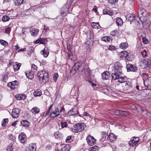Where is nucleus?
<instances>
[{"mask_svg": "<svg viewBox=\"0 0 151 151\" xmlns=\"http://www.w3.org/2000/svg\"><path fill=\"white\" fill-rule=\"evenodd\" d=\"M101 40L105 42H109L110 40V38L107 36H105L101 38Z\"/></svg>", "mask_w": 151, "mask_h": 151, "instance_id": "c03bdc74", "label": "nucleus"}, {"mask_svg": "<svg viewBox=\"0 0 151 151\" xmlns=\"http://www.w3.org/2000/svg\"><path fill=\"white\" fill-rule=\"evenodd\" d=\"M24 0H16L15 1L14 3L17 6H20L22 4Z\"/></svg>", "mask_w": 151, "mask_h": 151, "instance_id": "a19ab883", "label": "nucleus"}, {"mask_svg": "<svg viewBox=\"0 0 151 151\" xmlns=\"http://www.w3.org/2000/svg\"><path fill=\"white\" fill-rule=\"evenodd\" d=\"M37 76L40 81L44 83L47 82L49 80L48 73L44 70L38 72Z\"/></svg>", "mask_w": 151, "mask_h": 151, "instance_id": "f03ea898", "label": "nucleus"}, {"mask_svg": "<svg viewBox=\"0 0 151 151\" xmlns=\"http://www.w3.org/2000/svg\"><path fill=\"white\" fill-rule=\"evenodd\" d=\"M141 55L143 57H145L147 56L146 51L145 50H144L143 51L141 52Z\"/></svg>", "mask_w": 151, "mask_h": 151, "instance_id": "864d4df0", "label": "nucleus"}, {"mask_svg": "<svg viewBox=\"0 0 151 151\" xmlns=\"http://www.w3.org/2000/svg\"><path fill=\"white\" fill-rule=\"evenodd\" d=\"M93 24L92 25V27L93 28L96 29H99L101 27L99 22L97 23L95 22H93Z\"/></svg>", "mask_w": 151, "mask_h": 151, "instance_id": "58836bf2", "label": "nucleus"}, {"mask_svg": "<svg viewBox=\"0 0 151 151\" xmlns=\"http://www.w3.org/2000/svg\"><path fill=\"white\" fill-rule=\"evenodd\" d=\"M0 43L5 47L7 46L8 45V43L7 42L2 40H0Z\"/></svg>", "mask_w": 151, "mask_h": 151, "instance_id": "a18cd8bd", "label": "nucleus"}, {"mask_svg": "<svg viewBox=\"0 0 151 151\" xmlns=\"http://www.w3.org/2000/svg\"><path fill=\"white\" fill-rule=\"evenodd\" d=\"M119 46L120 47H128V46L127 42L121 43L120 44Z\"/></svg>", "mask_w": 151, "mask_h": 151, "instance_id": "09e8293b", "label": "nucleus"}, {"mask_svg": "<svg viewBox=\"0 0 151 151\" xmlns=\"http://www.w3.org/2000/svg\"><path fill=\"white\" fill-rule=\"evenodd\" d=\"M70 149V147L69 145H67L63 146L61 148V151H69Z\"/></svg>", "mask_w": 151, "mask_h": 151, "instance_id": "2f4dec72", "label": "nucleus"}, {"mask_svg": "<svg viewBox=\"0 0 151 151\" xmlns=\"http://www.w3.org/2000/svg\"><path fill=\"white\" fill-rule=\"evenodd\" d=\"M112 78L114 80L118 79V81L122 83L125 82L127 80V78L126 76H122V74H119L118 76L113 75Z\"/></svg>", "mask_w": 151, "mask_h": 151, "instance_id": "39448f33", "label": "nucleus"}, {"mask_svg": "<svg viewBox=\"0 0 151 151\" xmlns=\"http://www.w3.org/2000/svg\"><path fill=\"white\" fill-rule=\"evenodd\" d=\"M17 81L16 80L10 82L7 84L8 87H9L12 89L14 90L18 88V85L17 83Z\"/></svg>", "mask_w": 151, "mask_h": 151, "instance_id": "4468645a", "label": "nucleus"}, {"mask_svg": "<svg viewBox=\"0 0 151 151\" xmlns=\"http://www.w3.org/2000/svg\"><path fill=\"white\" fill-rule=\"evenodd\" d=\"M122 66L120 62H117L115 63L112 70L111 77L113 75L118 76L122 74Z\"/></svg>", "mask_w": 151, "mask_h": 151, "instance_id": "f257e3e1", "label": "nucleus"}, {"mask_svg": "<svg viewBox=\"0 0 151 151\" xmlns=\"http://www.w3.org/2000/svg\"><path fill=\"white\" fill-rule=\"evenodd\" d=\"M53 106V104L50 105L47 110V111L46 113V115H48L50 113V111L52 107Z\"/></svg>", "mask_w": 151, "mask_h": 151, "instance_id": "49530a36", "label": "nucleus"}, {"mask_svg": "<svg viewBox=\"0 0 151 151\" xmlns=\"http://www.w3.org/2000/svg\"><path fill=\"white\" fill-rule=\"evenodd\" d=\"M77 63H78L80 65L78 70L81 72L85 71L84 66L82 65V63L81 62H77Z\"/></svg>", "mask_w": 151, "mask_h": 151, "instance_id": "cd10ccee", "label": "nucleus"}, {"mask_svg": "<svg viewBox=\"0 0 151 151\" xmlns=\"http://www.w3.org/2000/svg\"><path fill=\"white\" fill-rule=\"evenodd\" d=\"M42 94V92L40 89L36 90L34 92V95L35 96H40Z\"/></svg>", "mask_w": 151, "mask_h": 151, "instance_id": "72a5a7b5", "label": "nucleus"}, {"mask_svg": "<svg viewBox=\"0 0 151 151\" xmlns=\"http://www.w3.org/2000/svg\"><path fill=\"white\" fill-rule=\"evenodd\" d=\"M59 115V109L58 108L55 107V109H52V111L50 112V113L47 116L51 118L56 117L59 118L60 117H60H58Z\"/></svg>", "mask_w": 151, "mask_h": 151, "instance_id": "423d86ee", "label": "nucleus"}, {"mask_svg": "<svg viewBox=\"0 0 151 151\" xmlns=\"http://www.w3.org/2000/svg\"><path fill=\"white\" fill-rule=\"evenodd\" d=\"M55 137L57 139H60L62 136V134L59 131H56L54 133V135Z\"/></svg>", "mask_w": 151, "mask_h": 151, "instance_id": "473e14b6", "label": "nucleus"}, {"mask_svg": "<svg viewBox=\"0 0 151 151\" xmlns=\"http://www.w3.org/2000/svg\"><path fill=\"white\" fill-rule=\"evenodd\" d=\"M8 73H6L3 75L2 78V80L3 82H6V80L8 79Z\"/></svg>", "mask_w": 151, "mask_h": 151, "instance_id": "4c0bfd02", "label": "nucleus"}, {"mask_svg": "<svg viewBox=\"0 0 151 151\" xmlns=\"http://www.w3.org/2000/svg\"><path fill=\"white\" fill-rule=\"evenodd\" d=\"M93 37V34L92 32L90 31L89 32V38L90 39H92Z\"/></svg>", "mask_w": 151, "mask_h": 151, "instance_id": "0e129e2a", "label": "nucleus"}, {"mask_svg": "<svg viewBox=\"0 0 151 151\" xmlns=\"http://www.w3.org/2000/svg\"><path fill=\"white\" fill-rule=\"evenodd\" d=\"M139 19L142 23V19L143 20V22H145L147 18V12L143 8H142L138 12Z\"/></svg>", "mask_w": 151, "mask_h": 151, "instance_id": "7ed1b4c3", "label": "nucleus"}, {"mask_svg": "<svg viewBox=\"0 0 151 151\" xmlns=\"http://www.w3.org/2000/svg\"><path fill=\"white\" fill-rule=\"evenodd\" d=\"M84 124H77L74 125L72 128V131L74 132H81L84 129Z\"/></svg>", "mask_w": 151, "mask_h": 151, "instance_id": "20e7f679", "label": "nucleus"}, {"mask_svg": "<svg viewBox=\"0 0 151 151\" xmlns=\"http://www.w3.org/2000/svg\"><path fill=\"white\" fill-rule=\"evenodd\" d=\"M110 77V74L108 71H104L102 74V78L103 80L108 79Z\"/></svg>", "mask_w": 151, "mask_h": 151, "instance_id": "a211bd4d", "label": "nucleus"}, {"mask_svg": "<svg viewBox=\"0 0 151 151\" xmlns=\"http://www.w3.org/2000/svg\"><path fill=\"white\" fill-rule=\"evenodd\" d=\"M127 114V112L126 111L120 110V114L122 116H125Z\"/></svg>", "mask_w": 151, "mask_h": 151, "instance_id": "603ef678", "label": "nucleus"}, {"mask_svg": "<svg viewBox=\"0 0 151 151\" xmlns=\"http://www.w3.org/2000/svg\"><path fill=\"white\" fill-rule=\"evenodd\" d=\"M86 140L88 145L90 146L93 145L96 143V140L93 137L89 135L86 138Z\"/></svg>", "mask_w": 151, "mask_h": 151, "instance_id": "1a4fd4ad", "label": "nucleus"}, {"mask_svg": "<svg viewBox=\"0 0 151 151\" xmlns=\"http://www.w3.org/2000/svg\"><path fill=\"white\" fill-rule=\"evenodd\" d=\"M37 145L36 143H31L26 149V151H36Z\"/></svg>", "mask_w": 151, "mask_h": 151, "instance_id": "2eb2a0df", "label": "nucleus"}, {"mask_svg": "<svg viewBox=\"0 0 151 151\" xmlns=\"http://www.w3.org/2000/svg\"><path fill=\"white\" fill-rule=\"evenodd\" d=\"M25 74L27 77L29 79H32L34 77V75L32 73L29 71H27L25 72Z\"/></svg>", "mask_w": 151, "mask_h": 151, "instance_id": "c756f323", "label": "nucleus"}, {"mask_svg": "<svg viewBox=\"0 0 151 151\" xmlns=\"http://www.w3.org/2000/svg\"><path fill=\"white\" fill-rule=\"evenodd\" d=\"M21 124L24 126L26 127H28L30 124V122L27 120H24L21 122Z\"/></svg>", "mask_w": 151, "mask_h": 151, "instance_id": "c85d7f7f", "label": "nucleus"}, {"mask_svg": "<svg viewBox=\"0 0 151 151\" xmlns=\"http://www.w3.org/2000/svg\"><path fill=\"white\" fill-rule=\"evenodd\" d=\"M40 53L44 57L47 58L49 54V50L48 48H44V50L41 51Z\"/></svg>", "mask_w": 151, "mask_h": 151, "instance_id": "6ab92c4d", "label": "nucleus"}, {"mask_svg": "<svg viewBox=\"0 0 151 151\" xmlns=\"http://www.w3.org/2000/svg\"><path fill=\"white\" fill-rule=\"evenodd\" d=\"M116 137L113 133H110L107 137V139L111 142H113L116 140Z\"/></svg>", "mask_w": 151, "mask_h": 151, "instance_id": "aec40b11", "label": "nucleus"}, {"mask_svg": "<svg viewBox=\"0 0 151 151\" xmlns=\"http://www.w3.org/2000/svg\"><path fill=\"white\" fill-rule=\"evenodd\" d=\"M18 139L20 142L22 143H24L27 141V136L24 132L21 133L18 137Z\"/></svg>", "mask_w": 151, "mask_h": 151, "instance_id": "9d476101", "label": "nucleus"}, {"mask_svg": "<svg viewBox=\"0 0 151 151\" xmlns=\"http://www.w3.org/2000/svg\"><path fill=\"white\" fill-rule=\"evenodd\" d=\"M31 67L32 69L35 70H37V67L34 64L32 65Z\"/></svg>", "mask_w": 151, "mask_h": 151, "instance_id": "680f3d73", "label": "nucleus"}, {"mask_svg": "<svg viewBox=\"0 0 151 151\" xmlns=\"http://www.w3.org/2000/svg\"><path fill=\"white\" fill-rule=\"evenodd\" d=\"M77 113V112L76 111V109H75L70 110L68 112V114L70 115H73Z\"/></svg>", "mask_w": 151, "mask_h": 151, "instance_id": "c9c22d12", "label": "nucleus"}, {"mask_svg": "<svg viewBox=\"0 0 151 151\" xmlns=\"http://www.w3.org/2000/svg\"><path fill=\"white\" fill-rule=\"evenodd\" d=\"M26 97V95L24 94H19L15 96V97L17 100H24Z\"/></svg>", "mask_w": 151, "mask_h": 151, "instance_id": "5701e85b", "label": "nucleus"}, {"mask_svg": "<svg viewBox=\"0 0 151 151\" xmlns=\"http://www.w3.org/2000/svg\"><path fill=\"white\" fill-rule=\"evenodd\" d=\"M8 122V119H4L3 121L2 122L1 125L2 126L4 127L7 125Z\"/></svg>", "mask_w": 151, "mask_h": 151, "instance_id": "37998d69", "label": "nucleus"}, {"mask_svg": "<svg viewBox=\"0 0 151 151\" xmlns=\"http://www.w3.org/2000/svg\"><path fill=\"white\" fill-rule=\"evenodd\" d=\"M98 149V147L96 146H94L89 149V151H97Z\"/></svg>", "mask_w": 151, "mask_h": 151, "instance_id": "de8ad7c7", "label": "nucleus"}, {"mask_svg": "<svg viewBox=\"0 0 151 151\" xmlns=\"http://www.w3.org/2000/svg\"><path fill=\"white\" fill-rule=\"evenodd\" d=\"M13 144L12 143L10 144L7 146L6 148L7 151H13Z\"/></svg>", "mask_w": 151, "mask_h": 151, "instance_id": "e433bc0d", "label": "nucleus"}, {"mask_svg": "<svg viewBox=\"0 0 151 151\" xmlns=\"http://www.w3.org/2000/svg\"><path fill=\"white\" fill-rule=\"evenodd\" d=\"M31 111L34 114L38 113L40 111V109L36 107H34L32 109Z\"/></svg>", "mask_w": 151, "mask_h": 151, "instance_id": "f704fd0d", "label": "nucleus"}, {"mask_svg": "<svg viewBox=\"0 0 151 151\" xmlns=\"http://www.w3.org/2000/svg\"><path fill=\"white\" fill-rule=\"evenodd\" d=\"M126 18L127 20L130 22V24H131V22H133L134 20H137V21L139 22V21L137 19H135L136 16L134 14H127L126 16Z\"/></svg>", "mask_w": 151, "mask_h": 151, "instance_id": "f8f14e48", "label": "nucleus"}, {"mask_svg": "<svg viewBox=\"0 0 151 151\" xmlns=\"http://www.w3.org/2000/svg\"><path fill=\"white\" fill-rule=\"evenodd\" d=\"M72 137L71 136H68L65 140V142L67 143L69 142V141L71 139Z\"/></svg>", "mask_w": 151, "mask_h": 151, "instance_id": "13d9d810", "label": "nucleus"}, {"mask_svg": "<svg viewBox=\"0 0 151 151\" xmlns=\"http://www.w3.org/2000/svg\"><path fill=\"white\" fill-rule=\"evenodd\" d=\"M69 8L66 7L65 6H63L61 9L60 14L61 16L66 15L68 13V10Z\"/></svg>", "mask_w": 151, "mask_h": 151, "instance_id": "4be33fe9", "label": "nucleus"}, {"mask_svg": "<svg viewBox=\"0 0 151 151\" xmlns=\"http://www.w3.org/2000/svg\"><path fill=\"white\" fill-rule=\"evenodd\" d=\"M143 42L144 44H146L148 43V40L145 38L143 37H142Z\"/></svg>", "mask_w": 151, "mask_h": 151, "instance_id": "052dcab7", "label": "nucleus"}, {"mask_svg": "<svg viewBox=\"0 0 151 151\" xmlns=\"http://www.w3.org/2000/svg\"><path fill=\"white\" fill-rule=\"evenodd\" d=\"M19 48H16L14 50H16L17 51L18 50L17 52H24L25 51H26V48H24L23 49H19Z\"/></svg>", "mask_w": 151, "mask_h": 151, "instance_id": "3c124183", "label": "nucleus"}, {"mask_svg": "<svg viewBox=\"0 0 151 151\" xmlns=\"http://www.w3.org/2000/svg\"><path fill=\"white\" fill-rule=\"evenodd\" d=\"M67 49L68 50V56L69 57L70 55H72V53L71 52V48H67Z\"/></svg>", "mask_w": 151, "mask_h": 151, "instance_id": "bf43d9fd", "label": "nucleus"}, {"mask_svg": "<svg viewBox=\"0 0 151 151\" xmlns=\"http://www.w3.org/2000/svg\"><path fill=\"white\" fill-rule=\"evenodd\" d=\"M88 82L90 83V84H91L93 87L94 86H96V84L93 83V82L90 81H89Z\"/></svg>", "mask_w": 151, "mask_h": 151, "instance_id": "774afa93", "label": "nucleus"}, {"mask_svg": "<svg viewBox=\"0 0 151 151\" xmlns=\"http://www.w3.org/2000/svg\"><path fill=\"white\" fill-rule=\"evenodd\" d=\"M79 65V64L78 63H75L70 70V73L73 74H74L76 73V70H78Z\"/></svg>", "mask_w": 151, "mask_h": 151, "instance_id": "412c9836", "label": "nucleus"}, {"mask_svg": "<svg viewBox=\"0 0 151 151\" xmlns=\"http://www.w3.org/2000/svg\"><path fill=\"white\" fill-rule=\"evenodd\" d=\"M21 65V63L17 62H16L14 63L13 68L14 71H16L18 70L19 69Z\"/></svg>", "mask_w": 151, "mask_h": 151, "instance_id": "b1692460", "label": "nucleus"}, {"mask_svg": "<svg viewBox=\"0 0 151 151\" xmlns=\"http://www.w3.org/2000/svg\"><path fill=\"white\" fill-rule=\"evenodd\" d=\"M9 138L11 141H14L15 139L16 138L12 134H9Z\"/></svg>", "mask_w": 151, "mask_h": 151, "instance_id": "8fccbe9b", "label": "nucleus"}, {"mask_svg": "<svg viewBox=\"0 0 151 151\" xmlns=\"http://www.w3.org/2000/svg\"><path fill=\"white\" fill-rule=\"evenodd\" d=\"M9 17L7 15H4L2 18V20L4 22L8 21L9 20Z\"/></svg>", "mask_w": 151, "mask_h": 151, "instance_id": "79ce46f5", "label": "nucleus"}, {"mask_svg": "<svg viewBox=\"0 0 151 151\" xmlns=\"http://www.w3.org/2000/svg\"><path fill=\"white\" fill-rule=\"evenodd\" d=\"M122 54L123 56L126 57L128 56V53L127 52L125 51L124 53L123 52H122L121 55Z\"/></svg>", "mask_w": 151, "mask_h": 151, "instance_id": "e2e57ef3", "label": "nucleus"}, {"mask_svg": "<svg viewBox=\"0 0 151 151\" xmlns=\"http://www.w3.org/2000/svg\"><path fill=\"white\" fill-rule=\"evenodd\" d=\"M11 28L9 27H7L5 30V32L7 34H9Z\"/></svg>", "mask_w": 151, "mask_h": 151, "instance_id": "6e6d98bb", "label": "nucleus"}, {"mask_svg": "<svg viewBox=\"0 0 151 151\" xmlns=\"http://www.w3.org/2000/svg\"><path fill=\"white\" fill-rule=\"evenodd\" d=\"M65 109L63 107V106L61 108V109H60V111L59 110V114H60V113L61 112H65Z\"/></svg>", "mask_w": 151, "mask_h": 151, "instance_id": "69168bd1", "label": "nucleus"}, {"mask_svg": "<svg viewBox=\"0 0 151 151\" xmlns=\"http://www.w3.org/2000/svg\"><path fill=\"white\" fill-rule=\"evenodd\" d=\"M139 138L138 137H133L129 141V144L132 147L135 146L138 142Z\"/></svg>", "mask_w": 151, "mask_h": 151, "instance_id": "9b49d317", "label": "nucleus"}, {"mask_svg": "<svg viewBox=\"0 0 151 151\" xmlns=\"http://www.w3.org/2000/svg\"><path fill=\"white\" fill-rule=\"evenodd\" d=\"M126 68L127 72H136L138 70L137 67L135 65L131 64H127L126 65Z\"/></svg>", "mask_w": 151, "mask_h": 151, "instance_id": "0eeeda50", "label": "nucleus"}, {"mask_svg": "<svg viewBox=\"0 0 151 151\" xmlns=\"http://www.w3.org/2000/svg\"><path fill=\"white\" fill-rule=\"evenodd\" d=\"M60 124L61 126V127H60L59 128L60 129H61L65 127H67L68 126V124H67V123L65 122H61ZM59 126L60 127V126L59 125Z\"/></svg>", "mask_w": 151, "mask_h": 151, "instance_id": "7c9ffc66", "label": "nucleus"}, {"mask_svg": "<svg viewBox=\"0 0 151 151\" xmlns=\"http://www.w3.org/2000/svg\"><path fill=\"white\" fill-rule=\"evenodd\" d=\"M39 30L37 28L32 27L30 29V32L33 36H37L39 33Z\"/></svg>", "mask_w": 151, "mask_h": 151, "instance_id": "ddd939ff", "label": "nucleus"}, {"mask_svg": "<svg viewBox=\"0 0 151 151\" xmlns=\"http://www.w3.org/2000/svg\"><path fill=\"white\" fill-rule=\"evenodd\" d=\"M103 13L104 14H108L110 16H112L113 15V13L109 11L107 9H105L103 11Z\"/></svg>", "mask_w": 151, "mask_h": 151, "instance_id": "bb28decb", "label": "nucleus"}, {"mask_svg": "<svg viewBox=\"0 0 151 151\" xmlns=\"http://www.w3.org/2000/svg\"><path fill=\"white\" fill-rule=\"evenodd\" d=\"M116 22L118 26L121 27L123 24L122 19L120 17H117L116 19Z\"/></svg>", "mask_w": 151, "mask_h": 151, "instance_id": "a878e982", "label": "nucleus"}, {"mask_svg": "<svg viewBox=\"0 0 151 151\" xmlns=\"http://www.w3.org/2000/svg\"><path fill=\"white\" fill-rule=\"evenodd\" d=\"M48 40L46 38H39L36 41L34 42L36 44L40 43V44L45 45L47 44Z\"/></svg>", "mask_w": 151, "mask_h": 151, "instance_id": "dca6fc26", "label": "nucleus"}, {"mask_svg": "<svg viewBox=\"0 0 151 151\" xmlns=\"http://www.w3.org/2000/svg\"><path fill=\"white\" fill-rule=\"evenodd\" d=\"M58 75V73H54L53 75V79L54 81L56 82L57 81Z\"/></svg>", "mask_w": 151, "mask_h": 151, "instance_id": "5fc2aeb1", "label": "nucleus"}, {"mask_svg": "<svg viewBox=\"0 0 151 151\" xmlns=\"http://www.w3.org/2000/svg\"><path fill=\"white\" fill-rule=\"evenodd\" d=\"M120 110H117L116 111L114 112V114L116 115H118L120 114Z\"/></svg>", "mask_w": 151, "mask_h": 151, "instance_id": "338daca9", "label": "nucleus"}, {"mask_svg": "<svg viewBox=\"0 0 151 151\" xmlns=\"http://www.w3.org/2000/svg\"><path fill=\"white\" fill-rule=\"evenodd\" d=\"M41 63L42 65L44 66L46 65L47 64V63L46 60H42Z\"/></svg>", "mask_w": 151, "mask_h": 151, "instance_id": "4d7b16f0", "label": "nucleus"}, {"mask_svg": "<svg viewBox=\"0 0 151 151\" xmlns=\"http://www.w3.org/2000/svg\"><path fill=\"white\" fill-rule=\"evenodd\" d=\"M151 65V60L149 59L143 60L141 63V66L142 68H149Z\"/></svg>", "mask_w": 151, "mask_h": 151, "instance_id": "6e6552de", "label": "nucleus"}, {"mask_svg": "<svg viewBox=\"0 0 151 151\" xmlns=\"http://www.w3.org/2000/svg\"><path fill=\"white\" fill-rule=\"evenodd\" d=\"M143 81L144 85L145 86L151 85V76L145 80H143Z\"/></svg>", "mask_w": 151, "mask_h": 151, "instance_id": "393cba45", "label": "nucleus"}, {"mask_svg": "<svg viewBox=\"0 0 151 151\" xmlns=\"http://www.w3.org/2000/svg\"><path fill=\"white\" fill-rule=\"evenodd\" d=\"M19 110L15 108L14 109L12 112V116L14 118H17L19 115Z\"/></svg>", "mask_w": 151, "mask_h": 151, "instance_id": "f3484780", "label": "nucleus"}, {"mask_svg": "<svg viewBox=\"0 0 151 151\" xmlns=\"http://www.w3.org/2000/svg\"><path fill=\"white\" fill-rule=\"evenodd\" d=\"M119 33L118 31L117 30H115L114 31H112L111 33V35L112 36H116Z\"/></svg>", "mask_w": 151, "mask_h": 151, "instance_id": "ea45409f", "label": "nucleus"}]
</instances>
